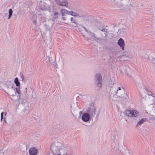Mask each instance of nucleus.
<instances>
[{
  "mask_svg": "<svg viewBox=\"0 0 155 155\" xmlns=\"http://www.w3.org/2000/svg\"><path fill=\"white\" fill-rule=\"evenodd\" d=\"M51 150L54 154L59 153L61 155H68L67 148L61 143L57 141L51 144Z\"/></svg>",
  "mask_w": 155,
  "mask_h": 155,
  "instance_id": "1",
  "label": "nucleus"
},
{
  "mask_svg": "<svg viewBox=\"0 0 155 155\" xmlns=\"http://www.w3.org/2000/svg\"><path fill=\"white\" fill-rule=\"evenodd\" d=\"M6 92L12 97L16 101H19L20 98L21 92L18 88H15L12 85H10L6 88Z\"/></svg>",
  "mask_w": 155,
  "mask_h": 155,
  "instance_id": "2",
  "label": "nucleus"
},
{
  "mask_svg": "<svg viewBox=\"0 0 155 155\" xmlns=\"http://www.w3.org/2000/svg\"><path fill=\"white\" fill-rule=\"evenodd\" d=\"M111 91L114 94H117L119 97H121L124 94L125 91L124 89L122 87H118L117 86L112 87Z\"/></svg>",
  "mask_w": 155,
  "mask_h": 155,
  "instance_id": "3",
  "label": "nucleus"
},
{
  "mask_svg": "<svg viewBox=\"0 0 155 155\" xmlns=\"http://www.w3.org/2000/svg\"><path fill=\"white\" fill-rule=\"evenodd\" d=\"M95 81V84L98 87H101L102 79L101 75L100 74H97L96 75Z\"/></svg>",
  "mask_w": 155,
  "mask_h": 155,
  "instance_id": "4",
  "label": "nucleus"
},
{
  "mask_svg": "<svg viewBox=\"0 0 155 155\" xmlns=\"http://www.w3.org/2000/svg\"><path fill=\"white\" fill-rule=\"evenodd\" d=\"M125 116L130 117H135L138 115V113L136 110H128L125 111L124 113Z\"/></svg>",
  "mask_w": 155,
  "mask_h": 155,
  "instance_id": "5",
  "label": "nucleus"
},
{
  "mask_svg": "<svg viewBox=\"0 0 155 155\" xmlns=\"http://www.w3.org/2000/svg\"><path fill=\"white\" fill-rule=\"evenodd\" d=\"M55 1L58 5L63 6L66 7H68V3L66 0H55Z\"/></svg>",
  "mask_w": 155,
  "mask_h": 155,
  "instance_id": "6",
  "label": "nucleus"
},
{
  "mask_svg": "<svg viewBox=\"0 0 155 155\" xmlns=\"http://www.w3.org/2000/svg\"><path fill=\"white\" fill-rule=\"evenodd\" d=\"M81 118L83 121L87 122L90 119L89 114L88 113H85L82 115Z\"/></svg>",
  "mask_w": 155,
  "mask_h": 155,
  "instance_id": "7",
  "label": "nucleus"
},
{
  "mask_svg": "<svg viewBox=\"0 0 155 155\" xmlns=\"http://www.w3.org/2000/svg\"><path fill=\"white\" fill-rule=\"evenodd\" d=\"M117 44L122 48V50H124L125 46L124 42V40L121 38H120L118 41Z\"/></svg>",
  "mask_w": 155,
  "mask_h": 155,
  "instance_id": "8",
  "label": "nucleus"
},
{
  "mask_svg": "<svg viewBox=\"0 0 155 155\" xmlns=\"http://www.w3.org/2000/svg\"><path fill=\"white\" fill-rule=\"evenodd\" d=\"M38 151V150L35 148H31L29 150L30 155H35L37 153Z\"/></svg>",
  "mask_w": 155,
  "mask_h": 155,
  "instance_id": "9",
  "label": "nucleus"
},
{
  "mask_svg": "<svg viewBox=\"0 0 155 155\" xmlns=\"http://www.w3.org/2000/svg\"><path fill=\"white\" fill-rule=\"evenodd\" d=\"M68 23L70 21H71V22L72 23H74L76 25H77L78 23L76 21V19L73 17H71L70 16H69L68 19Z\"/></svg>",
  "mask_w": 155,
  "mask_h": 155,
  "instance_id": "10",
  "label": "nucleus"
},
{
  "mask_svg": "<svg viewBox=\"0 0 155 155\" xmlns=\"http://www.w3.org/2000/svg\"><path fill=\"white\" fill-rule=\"evenodd\" d=\"M68 12V15H71L74 17H80L81 16H80L79 14L78 13H76L75 12H73L72 11H69Z\"/></svg>",
  "mask_w": 155,
  "mask_h": 155,
  "instance_id": "11",
  "label": "nucleus"
},
{
  "mask_svg": "<svg viewBox=\"0 0 155 155\" xmlns=\"http://www.w3.org/2000/svg\"><path fill=\"white\" fill-rule=\"evenodd\" d=\"M98 30L104 33V35H105L104 37L105 38H107V29L106 28H100L98 29Z\"/></svg>",
  "mask_w": 155,
  "mask_h": 155,
  "instance_id": "12",
  "label": "nucleus"
},
{
  "mask_svg": "<svg viewBox=\"0 0 155 155\" xmlns=\"http://www.w3.org/2000/svg\"><path fill=\"white\" fill-rule=\"evenodd\" d=\"M69 11L67 10L64 9H61L60 11L61 14L63 16H65L67 14L68 15V12Z\"/></svg>",
  "mask_w": 155,
  "mask_h": 155,
  "instance_id": "13",
  "label": "nucleus"
},
{
  "mask_svg": "<svg viewBox=\"0 0 155 155\" xmlns=\"http://www.w3.org/2000/svg\"><path fill=\"white\" fill-rule=\"evenodd\" d=\"M145 58L147 59L150 60H152V62L155 64V59H153V57L151 56H148L147 54H145L144 56Z\"/></svg>",
  "mask_w": 155,
  "mask_h": 155,
  "instance_id": "14",
  "label": "nucleus"
},
{
  "mask_svg": "<svg viewBox=\"0 0 155 155\" xmlns=\"http://www.w3.org/2000/svg\"><path fill=\"white\" fill-rule=\"evenodd\" d=\"M69 16H67L66 17L62 16L61 17V20L63 21H65V22H64L65 23L68 24V19Z\"/></svg>",
  "mask_w": 155,
  "mask_h": 155,
  "instance_id": "15",
  "label": "nucleus"
},
{
  "mask_svg": "<svg viewBox=\"0 0 155 155\" xmlns=\"http://www.w3.org/2000/svg\"><path fill=\"white\" fill-rule=\"evenodd\" d=\"M14 83L18 87L20 86V84L18 78L16 77L15 78L14 80Z\"/></svg>",
  "mask_w": 155,
  "mask_h": 155,
  "instance_id": "16",
  "label": "nucleus"
},
{
  "mask_svg": "<svg viewBox=\"0 0 155 155\" xmlns=\"http://www.w3.org/2000/svg\"><path fill=\"white\" fill-rule=\"evenodd\" d=\"M146 118L142 119L140 120L139 121L137 124V125L138 126L142 124L145 121Z\"/></svg>",
  "mask_w": 155,
  "mask_h": 155,
  "instance_id": "17",
  "label": "nucleus"
},
{
  "mask_svg": "<svg viewBox=\"0 0 155 155\" xmlns=\"http://www.w3.org/2000/svg\"><path fill=\"white\" fill-rule=\"evenodd\" d=\"M89 113L92 115H94L95 113V109L94 108H91L90 110Z\"/></svg>",
  "mask_w": 155,
  "mask_h": 155,
  "instance_id": "18",
  "label": "nucleus"
},
{
  "mask_svg": "<svg viewBox=\"0 0 155 155\" xmlns=\"http://www.w3.org/2000/svg\"><path fill=\"white\" fill-rule=\"evenodd\" d=\"M123 98H125L126 99H127L129 98L128 95L126 93H125V91L124 93V94L122 95V96L120 97Z\"/></svg>",
  "mask_w": 155,
  "mask_h": 155,
  "instance_id": "19",
  "label": "nucleus"
},
{
  "mask_svg": "<svg viewBox=\"0 0 155 155\" xmlns=\"http://www.w3.org/2000/svg\"><path fill=\"white\" fill-rule=\"evenodd\" d=\"M13 13V11L11 9H10L9 12V15L8 16V19H9L11 18Z\"/></svg>",
  "mask_w": 155,
  "mask_h": 155,
  "instance_id": "20",
  "label": "nucleus"
},
{
  "mask_svg": "<svg viewBox=\"0 0 155 155\" xmlns=\"http://www.w3.org/2000/svg\"><path fill=\"white\" fill-rule=\"evenodd\" d=\"M59 15V14L58 12H54V18H58V15Z\"/></svg>",
  "mask_w": 155,
  "mask_h": 155,
  "instance_id": "21",
  "label": "nucleus"
},
{
  "mask_svg": "<svg viewBox=\"0 0 155 155\" xmlns=\"http://www.w3.org/2000/svg\"><path fill=\"white\" fill-rule=\"evenodd\" d=\"M149 119L150 120H151L152 121H154V120H155V117H154L152 115L150 117Z\"/></svg>",
  "mask_w": 155,
  "mask_h": 155,
  "instance_id": "22",
  "label": "nucleus"
},
{
  "mask_svg": "<svg viewBox=\"0 0 155 155\" xmlns=\"http://www.w3.org/2000/svg\"><path fill=\"white\" fill-rule=\"evenodd\" d=\"M80 26H81L82 27H83L84 29L85 30V31L86 32H88V30L83 25H81Z\"/></svg>",
  "mask_w": 155,
  "mask_h": 155,
  "instance_id": "23",
  "label": "nucleus"
},
{
  "mask_svg": "<svg viewBox=\"0 0 155 155\" xmlns=\"http://www.w3.org/2000/svg\"><path fill=\"white\" fill-rule=\"evenodd\" d=\"M3 114L4 113L3 112H2L1 114V120L2 121V119L3 117Z\"/></svg>",
  "mask_w": 155,
  "mask_h": 155,
  "instance_id": "24",
  "label": "nucleus"
},
{
  "mask_svg": "<svg viewBox=\"0 0 155 155\" xmlns=\"http://www.w3.org/2000/svg\"><path fill=\"white\" fill-rule=\"evenodd\" d=\"M114 0V3L116 4H117L118 3V0Z\"/></svg>",
  "mask_w": 155,
  "mask_h": 155,
  "instance_id": "25",
  "label": "nucleus"
},
{
  "mask_svg": "<svg viewBox=\"0 0 155 155\" xmlns=\"http://www.w3.org/2000/svg\"><path fill=\"white\" fill-rule=\"evenodd\" d=\"M21 78H22V80L23 81L24 80V77L22 75H21Z\"/></svg>",
  "mask_w": 155,
  "mask_h": 155,
  "instance_id": "26",
  "label": "nucleus"
},
{
  "mask_svg": "<svg viewBox=\"0 0 155 155\" xmlns=\"http://www.w3.org/2000/svg\"><path fill=\"white\" fill-rule=\"evenodd\" d=\"M86 21H87L88 22H89L88 19L87 18H86L85 19H84Z\"/></svg>",
  "mask_w": 155,
  "mask_h": 155,
  "instance_id": "27",
  "label": "nucleus"
},
{
  "mask_svg": "<svg viewBox=\"0 0 155 155\" xmlns=\"http://www.w3.org/2000/svg\"><path fill=\"white\" fill-rule=\"evenodd\" d=\"M91 35L92 36L95 37V34L94 33H92Z\"/></svg>",
  "mask_w": 155,
  "mask_h": 155,
  "instance_id": "28",
  "label": "nucleus"
},
{
  "mask_svg": "<svg viewBox=\"0 0 155 155\" xmlns=\"http://www.w3.org/2000/svg\"><path fill=\"white\" fill-rule=\"evenodd\" d=\"M126 57L127 58V59H126L127 60L129 58V56H127Z\"/></svg>",
  "mask_w": 155,
  "mask_h": 155,
  "instance_id": "29",
  "label": "nucleus"
},
{
  "mask_svg": "<svg viewBox=\"0 0 155 155\" xmlns=\"http://www.w3.org/2000/svg\"><path fill=\"white\" fill-rule=\"evenodd\" d=\"M4 119H5V122L6 123H7V122L5 120V118H4Z\"/></svg>",
  "mask_w": 155,
  "mask_h": 155,
  "instance_id": "30",
  "label": "nucleus"
},
{
  "mask_svg": "<svg viewBox=\"0 0 155 155\" xmlns=\"http://www.w3.org/2000/svg\"><path fill=\"white\" fill-rule=\"evenodd\" d=\"M124 57H125V56H124V55H123V56L121 57H122V58H124Z\"/></svg>",
  "mask_w": 155,
  "mask_h": 155,
  "instance_id": "31",
  "label": "nucleus"
},
{
  "mask_svg": "<svg viewBox=\"0 0 155 155\" xmlns=\"http://www.w3.org/2000/svg\"><path fill=\"white\" fill-rule=\"evenodd\" d=\"M34 21V22L35 23V24H36V21Z\"/></svg>",
  "mask_w": 155,
  "mask_h": 155,
  "instance_id": "32",
  "label": "nucleus"
},
{
  "mask_svg": "<svg viewBox=\"0 0 155 155\" xmlns=\"http://www.w3.org/2000/svg\"><path fill=\"white\" fill-rule=\"evenodd\" d=\"M25 90H26V92H27V88H25Z\"/></svg>",
  "mask_w": 155,
  "mask_h": 155,
  "instance_id": "33",
  "label": "nucleus"
},
{
  "mask_svg": "<svg viewBox=\"0 0 155 155\" xmlns=\"http://www.w3.org/2000/svg\"><path fill=\"white\" fill-rule=\"evenodd\" d=\"M1 150H0V152H1Z\"/></svg>",
  "mask_w": 155,
  "mask_h": 155,
  "instance_id": "34",
  "label": "nucleus"
}]
</instances>
